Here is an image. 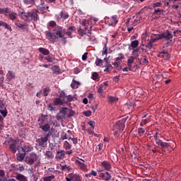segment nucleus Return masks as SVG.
I'll list each match as a JSON object with an SVG mask.
<instances>
[{
    "label": "nucleus",
    "instance_id": "obj_1",
    "mask_svg": "<svg viewBox=\"0 0 181 181\" xmlns=\"http://www.w3.org/2000/svg\"><path fill=\"white\" fill-rule=\"evenodd\" d=\"M64 35H66V30L63 27L57 26L54 33H47V37L50 42H56V39L64 37Z\"/></svg>",
    "mask_w": 181,
    "mask_h": 181
},
{
    "label": "nucleus",
    "instance_id": "obj_2",
    "mask_svg": "<svg viewBox=\"0 0 181 181\" xmlns=\"http://www.w3.org/2000/svg\"><path fill=\"white\" fill-rule=\"evenodd\" d=\"M39 10H35L31 12H22L21 13L22 19L26 21L27 22H37L39 20Z\"/></svg>",
    "mask_w": 181,
    "mask_h": 181
},
{
    "label": "nucleus",
    "instance_id": "obj_3",
    "mask_svg": "<svg viewBox=\"0 0 181 181\" xmlns=\"http://www.w3.org/2000/svg\"><path fill=\"white\" fill-rule=\"evenodd\" d=\"M52 136V132H49L45 136H42L36 139V146L40 148H46L47 146V141Z\"/></svg>",
    "mask_w": 181,
    "mask_h": 181
},
{
    "label": "nucleus",
    "instance_id": "obj_4",
    "mask_svg": "<svg viewBox=\"0 0 181 181\" xmlns=\"http://www.w3.org/2000/svg\"><path fill=\"white\" fill-rule=\"evenodd\" d=\"M128 118V116H124L122 119L117 121L116 124L113 126V131H115V129H118V131L122 132V131L125 129V122H127Z\"/></svg>",
    "mask_w": 181,
    "mask_h": 181
},
{
    "label": "nucleus",
    "instance_id": "obj_5",
    "mask_svg": "<svg viewBox=\"0 0 181 181\" xmlns=\"http://www.w3.org/2000/svg\"><path fill=\"white\" fill-rule=\"evenodd\" d=\"M78 35L83 37L85 35H87L88 36V40H91V32L90 30L87 29V28H85V29H81V28H79L78 30Z\"/></svg>",
    "mask_w": 181,
    "mask_h": 181
},
{
    "label": "nucleus",
    "instance_id": "obj_6",
    "mask_svg": "<svg viewBox=\"0 0 181 181\" xmlns=\"http://www.w3.org/2000/svg\"><path fill=\"white\" fill-rule=\"evenodd\" d=\"M161 37L165 40H170L173 39V34L169 30H166L161 33Z\"/></svg>",
    "mask_w": 181,
    "mask_h": 181
},
{
    "label": "nucleus",
    "instance_id": "obj_7",
    "mask_svg": "<svg viewBox=\"0 0 181 181\" xmlns=\"http://www.w3.org/2000/svg\"><path fill=\"white\" fill-rule=\"evenodd\" d=\"M66 156V151L64 150H60L57 151L55 155L56 160H63Z\"/></svg>",
    "mask_w": 181,
    "mask_h": 181
},
{
    "label": "nucleus",
    "instance_id": "obj_8",
    "mask_svg": "<svg viewBox=\"0 0 181 181\" xmlns=\"http://www.w3.org/2000/svg\"><path fill=\"white\" fill-rule=\"evenodd\" d=\"M103 170L99 171V177L103 179V180L108 181L111 180V174L108 172L102 173Z\"/></svg>",
    "mask_w": 181,
    "mask_h": 181
},
{
    "label": "nucleus",
    "instance_id": "obj_9",
    "mask_svg": "<svg viewBox=\"0 0 181 181\" xmlns=\"http://www.w3.org/2000/svg\"><path fill=\"white\" fill-rule=\"evenodd\" d=\"M117 23H118V16L117 15L112 16L110 21H108L109 25L116 26Z\"/></svg>",
    "mask_w": 181,
    "mask_h": 181
},
{
    "label": "nucleus",
    "instance_id": "obj_10",
    "mask_svg": "<svg viewBox=\"0 0 181 181\" xmlns=\"http://www.w3.org/2000/svg\"><path fill=\"white\" fill-rule=\"evenodd\" d=\"M160 59H164L165 60H168V59H170V55H169V52L165 49L163 50V52H159L157 55Z\"/></svg>",
    "mask_w": 181,
    "mask_h": 181
},
{
    "label": "nucleus",
    "instance_id": "obj_11",
    "mask_svg": "<svg viewBox=\"0 0 181 181\" xmlns=\"http://www.w3.org/2000/svg\"><path fill=\"white\" fill-rule=\"evenodd\" d=\"M156 42H158L156 39H155V37H153V35H151L150 37V40L149 42L147 43V45H146V47H147V49H148L149 50H151V49H152L153 47V43H155Z\"/></svg>",
    "mask_w": 181,
    "mask_h": 181
},
{
    "label": "nucleus",
    "instance_id": "obj_12",
    "mask_svg": "<svg viewBox=\"0 0 181 181\" xmlns=\"http://www.w3.org/2000/svg\"><path fill=\"white\" fill-rule=\"evenodd\" d=\"M101 166L103 169H105V170H111V169H112V166L111 165V163H110L107 160H104L101 163Z\"/></svg>",
    "mask_w": 181,
    "mask_h": 181
},
{
    "label": "nucleus",
    "instance_id": "obj_13",
    "mask_svg": "<svg viewBox=\"0 0 181 181\" xmlns=\"http://www.w3.org/2000/svg\"><path fill=\"white\" fill-rule=\"evenodd\" d=\"M76 163L81 170H87V165H86V161H84V160H77Z\"/></svg>",
    "mask_w": 181,
    "mask_h": 181
},
{
    "label": "nucleus",
    "instance_id": "obj_14",
    "mask_svg": "<svg viewBox=\"0 0 181 181\" xmlns=\"http://www.w3.org/2000/svg\"><path fill=\"white\" fill-rule=\"evenodd\" d=\"M124 57L122 53L119 54L118 57H116V62H115L113 64L115 67H118L119 64H121V60H124Z\"/></svg>",
    "mask_w": 181,
    "mask_h": 181
},
{
    "label": "nucleus",
    "instance_id": "obj_15",
    "mask_svg": "<svg viewBox=\"0 0 181 181\" xmlns=\"http://www.w3.org/2000/svg\"><path fill=\"white\" fill-rule=\"evenodd\" d=\"M74 32H76V27L74 26H71L68 28L67 31H65V35H67L71 39L73 38V35H71Z\"/></svg>",
    "mask_w": 181,
    "mask_h": 181
},
{
    "label": "nucleus",
    "instance_id": "obj_16",
    "mask_svg": "<svg viewBox=\"0 0 181 181\" xmlns=\"http://www.w3.org/2000/svg\"><path fill=\"white\" fill-rule=\"evenodd\" d=\"M36 160H37V155L36 153H32L31 158L28 160V165H33Z\"/></svg>",
    "mask_w": 181,
    "mask_h": 181
},
{
    "label": "nucleus",
    "instance_id": "obj_17",
    "mask_svg": "<svg viewBox=\"0 0 181 181\" xmlns=\"http://www.w3.org/2000/svg\"><path fill=\"white\" fill-rule=\"evenodd\" d=\"M156 144L160 146L162 149H168V147L170 146L169 143L163 142L162 140H158Z\"/></svg>",
    "mask_w": 181,
    "mask_h": 181
},
{
    "label": "nucleus",
    "instance_id": "obj_18",
    "mask_svg": "<svg viewBox=\"0 0 181 181\" xmlns=\"http://www.w3.org/2000/svg\"><path fill=\"white\" fill-rule=\"evenodd\" d=\"M40 129L44 131V132H50V124L45 123L39 127Z\"/></svg>",
    "mask_w": 181,
    "mask_h": 181
},
{
    "label": "nucleus",
    "instance_id": "obj_19",
    "mask_svg": "<svg viewBox=\"0 0 181 181\" xmlns=\"http://www.w3.org/2000/svg\"><path fill=\"white\" fill-rule=\"evenodd\" d=\"M135 57L132 56L127 59V67H129V70H132V63L135 62Z\"/></svg>",
    "mask_w": 181,
    "mask_h": 181
},
{
    "label": "nucleus",
    "instance_id": "obj_20",
    "mask_svg": "<svg viewBox=\"0 0 181 181\" xmlns=\"http://www.w3.org/2000/svg\"><path fill=\"white\" fill-rule=\"evenodd\" d=\"M37 6V9L40 11V12H42V13H45L46 11L49 9V6H43V5H40V4H35Z\"/></svg>",
    "mask_w": 181,
    "mask_h": 181
},
{
    "label": "nucleus",
    "instance_id": "obj_21",
    "mask_svg": "<svg viewBox=\"0 0 181 181\" xmlns=\"http://www.w3.org/2000/svg\"><path fill=\"white\" fill-rule=\"evenodd\" d=\"M39 127L46 124V116L45 115H42L40 117L37 119Z\"/></svg>",
    "mask_w": 181,
    "mask_h": 181
},
{
    "label": "nucleus",
    "instance_id": "obj_22",
    "mask_svg": "<svg viewBox=\"0 0 181 181\" xmlns=\"http://www.w3.org/2000/svg\"><path fill=\"white\" fill-rule=\"evenodd\" d=\"M0 26H2V28H5V29H7V30H9V32H12V27H11L9 24L6 23L4 21H0Z\"/></svg>",
    "mask_w": 181,
    "mask_h": 181
},
{
    "label": "nucleus",
    "instance_id": "obj_23",
    "mask_svg": "<svg viewBox=\"0 0 181 181\" xmlns=\"http://www.w3.org/2000/svg\"><path fill=\"white\" fill-rule=\"evenodd\" d=\"M10 151L13 153H16V141H13L12 143L10 144Z\"/></svg>",
    "mask_w": 181,
    "mask_h": 181
},
{
    "label": "nucleus",
    "instance_id": "obj_24",
    "mask_svg": "<svg viewBox=\"0 0 181 181\" xmlns=\"http://www.w3.org/2000/svg\"><path fill=\"white\" fill-rule=\"evenodd\" d=\"M64 103V100L60 98H55L53 103L54 105H63Z\"/></svg>",
    "mask_w": 181,
    "mask_h": 181
},
{
    "label": "nucleus",
    "instance_id": "obj_25",
    "mask_svg": "<svg viewBox=\"0 0 181 181\" xmlns=\"http://www.w3.org/2000/svg\"><path fill=\"white\" fill-rule=\"evenodd\" d=\"M38 50H39L40 53H42L45 56H47L48 54H50V51H49V49L44 48V47H40L38 49Z\"/></svg>",
    "mask_w": 181,
    "mask_h": 181
},
{
    "label": "nucleus",
    "instance_id": "obj_26",
    "mask_svg": "<svg viewBox=\"0 0 181 181\" xmlns=\"http://www.w3.org/2000/svg\"><path fill=\"white\" fill-rule=\"evenodd\" d=\"M23 2L27 6H32L33 5H36L35 0H23Z\"/></svg>",
    "mask_w": 181,
    "mask_h": 181
},
{
    "label": "nucleus",
    "instance_id": "obj_27",
    "mask_svg": "<svg viewBox=\"0 0 181 181\" xmlns=\"http://www.w3.org/2000/svg\"><path fill=\"white\" fill-rule=\"evenodd\" d=\"M45 156L47 158V159H53V158H54V156H53V152L50 151H45Z\"/></svg>",
    "mask_w": 181,
    "mask_h": 181
},
{
    "label": "nucleus",
    "instance_id": "obj_28",
    "mask_svg": "<svg viewBox=\"0 0 181 181\" xmlns=\"http://www.w3.org/2000/svg\"><path fill=\"white\" fill-rule=\"evenodd\" d=\"M51 70L54 73V74H60V68L56 65L53 66L51 68Z\"/></svg>",
    "mask_w": 181,
    "mask_h": 181
},
{
    "label": "nucleus",
    "instance_id": "obj_29",
    "mask_svg": "<svg viewBox=\"0 0 181 181\" xmlns=\"http://www.w3.org/2000/svg\"><path fill=\"white\" fill-rule=\"evenodd\" d=\"M71 180L72 181H81V178H80V175L77 174H71Z\"/></svg>",
    "mask_w": 181,
    "mask_h": 181
},
{
    "label": "nucleus",
    "instance_id": "obj_30",
    "mask_svg": "<svg viewBox=\"0 0 181 181\" xmlns=\"http://www.w3.org/2000/svg\"><path fill=\"white\" fill-rule=\"evenodd\" d=\"M165 12V10L160 8H155L154 12L153 13V15H162Z\"/></svg>",
    "mask_w": 181,
    "mask_h": 181
},
{
    "label": "nucleus",
    "instance_id": "obj_31",
    "mask_svg": "<svg viewBox=\"0 0 181 181\" xmlns=\"http://www.w3.org/2000/svg\"><path fill=\"white\" fill-rule=\"evenodd\" d=\"M78 84L80 83L78 81H76V80L73 79L72 83L71 84V88H78Z\"/></svg>",
    "mask_w": 181,
    "mask_h": 181
},
{
    "label": "nucleus",
    "instance_id": "obj_32",
    "mask_svg": "<svg viewBox=\"0 0 181 181\" xmlns=\"http://www.w3.org/2000/svg\"><path fill=\"white\" fill-rule=\"evenodd\" d=\"M103 63H104V61L103 59H100L98 57L96 58L95 64L96 66H98V67H101V66H103Z\"/></svg>",
    "mask_w": 181,
    "mask_h": 181
},
{
    "label": "nucleus",
    "instance_id": "obj_33",
    "mask_svg": "<svg viewBox=\"0 0 181 181\" xmlns=\"http://www.w3.org/2000/svg\"><path fill=\"white\" fill-rule=\"evenodd\" d=\"M74 99V97L73 95H66L64 103L66 104H67V103H71V101H73Z\"/></svg>",
    "mask_w": 181,
    "mask_h": 181
},
{
    "label": "nucleus",
    "instance_id": "obj_34",
    "mask_svg": "<svg viewBox=\"0 0 181 181\" xmlns=\"http://www.w3.org/2000/svg\"><path fill=\"white\" fill-rule=\"evenodd\" d=\"M16 179L17 180H19V181H26V177H25V175L22 174H18L16 175Z\"/></svg>",
    "mask_w": 181,
    "mask_h": 181
},
{
    "label": "nucleus",
    "instance_id": "obj_35",
    "mask_svg": "<svg viewBox=\"0 0 181 181\" xmlns=\"http://www.w3.org/2000/svg\"><path fill=\"white\" fill-rule=\"evenodd\" d=\"M25 156H26V153H20L17 156V160H18L19 162H22V160H23L25 159Z\"/></svg>",
    "mask_w": 181,
    "mask_h": 181
},
{
    "label": "nucleus",
    "instance_id": "obj_36",
    "mask_svg": "<svg viewBox=\"0 0 181 181\" xmlns=\"http://www.w3.org/2000/svg\"><path fill=\"white\" fill-rule=\"evenodd\" d=\"M0 113L3 115V117L6 116L8 111L6 110V107L5 106L0 109Z\"/></svg>",
    "mask_w": 181,
    "mask_h": 181
},
{
    "label": "nucleus",
    "instance_id": "obj_37",
    "mask_svg": "<svg viewBox=\"0 0 181 181\" xmlns=\"http://www.w3.org/2000/svg\"><path fill=\"white\" fill-rule=\"evenodd\" d=\"M136 59H137V60H139V64L144 65V64H148V63H149V61L146 58H144L143 61L140 60L139 57H136Z\"/></svg>",
    "mask_w": 181,
    "mask_h": 181
},
{
    "label": "nucleus",
    "instance_id": "obj_38",
    "mask_svg": "<svg viewBox=\"0 0 181 181\" xmlns=\"http://www.w3.org/2000/svg\"><path fill=\"white\" fill-rule=\"evenodd\" d=\"M64 148L66 151L69 150V149H71V144H70V143H69V141H65L64 143Z\"/></svg>",
    "mask_w": 181,
    "mask_h": 181
},
{
    "label": "nucleus",
    "instance_id": "obj_39",
    "mask_svg": "<svg viewBox=\"0 0 181 181\" xmlns=\"http://www.w3.org/2000/svg\"><path fill=\"white\" fill-rule=\"evenodd\" d=\"M131 46H132V47H133V49L138 47V46H139V41H138L136 40L132 41L131 43Z\"/></svg>",
    "mask_w": 181,
    "mask_h": 181
},
{
    "label": "nucleus",
    "instance_id": "obj_40",
    "mask_svg": "<svg viewBox=\"0 0 181 181\" xmlns=\"http://www.w3.org/2000/svg\"><path fill=\"white\" fill-rule=\"evenodd\" d=\"M64 118H66V115L62 113V112H59V113L57 115V121H60V119H64Z\"/></svg>",
    "mask_w": 181,
    "mask_h": 181
},
{
    "label": "nucleus",
    "instance_id": "obj_41",
    "mask_svg": "<svg viewBox=\"0 0 181 181\" xmlns=\"http://www.w3.org/2000/svg\"><path fill=\"white\" fill-rule=\"evenodd\" d=\"M118 101V98L114 96H109L108 97V102L109 103H117Z\"/></svg>",
    "mask_w": 181,
    "mask_h": 181
},
{
    "label": "nucleus",
    "instance_id": "obj_42",
    "mask_svg": "<svg viewBox=\"0 0 181 181\" xmlns=\"http://www.w3.org/2000/svg\"><path fill=\"white\" fill-rule=\"evenodd\" d=\"M22 151L24 152V153H26L27 152H30V146H23L22 147Z\"/></svg>",
    "mask_w": 181,
    "mask_h": 181
},
{
    "label": "nucleus",
    "instance_id": "obj_43",
    "mask_svg": "<svg viewBox=\"0 0 181 181\" xmlns=\"http://www.w3.org/2000/svg\"><path fill=\"white\" fill-rule=\"evenodd\" d=\"M53 179H54V175L47 176V177H44L42 178L43 181H52Z\"/></svg>",
    "mask_w": 181,
    "mask_h": 181
},
{
    "label": "nucleus",
    "instance_id": "obj_44",
    "mask_svg": "<svg viewBox=\"0 0 181 181\" xmlns=\"http://www.w3.org/2000/svg\"><path fill=\"white\" fill-rule=\"evenodd\" d=\"M0 13H4V15H6V13H9V8H0Z\"/></svg>",
    "mask_w": 181,
    "mask_h": 181
},
{
    "label": "nucleus",
    "instance_id": "obj_45",
    "mask_svg": "<svg viewBox=\"0 0 181 181\" xmlns=\"http://www.w3.org/2000/svg\"><path fill=\"white\" fill-rule=\"evenodd\" d=\"M66 97H67V95H66V93H64V91H62L59 93V98L62 100H63L62 101H66Z\"/></svg>",
    "mask_w": 181,
    "mask_h": 181
},
{
    "label": "nucleus",
    "instance_id": "obj_46",
    "mask_svg": "<svg viewBox=\"0 0 181 181\" xmlns=\"http://www.w3.org/2000/svg\"><path fill=\"white\" fill-rule=\"evenodd\" d=\"M50 91V88L47 87L43 89V95L44 97H47V95H49V92Z\"/></svg>",
    "mask_w": 181,
    "mask_h": 181
},
{
    "label": "nucleus",
    "instance_id": "obj_47",
    "mask_svg": "<svg viewBox=\"0 0 181 181\" xmlns=\"http://www.w3.org/2000/svg\"><path fill=\"white\" fill-rule=\"evenodd\" d=\"M60 166L62 171L71 170V168L70 166H67V165H60Z\"/></svg>",
    "mask_w": 181,
    "mask_h": 181
},
{
    "label": "nucleus",
    "instance_id": "obj_48",
    "mask_svg": "<svg viewBox=\"0 0 181 181\" xmlns=\"http://www.w3.org/2000/svg\"><path fill=\"white\" fill-rule=\"evenodd\" d=\"M8 75L9 80H12V78H15V73L12 72V71H8Z\"/></svg>",
    "mask_w": 181,
    "mask_h": 181
},
{
    "label": "nucleus",
    "instance_id": "obj_49",
    "mask_svg": "<svg viewBox=\"0 0 181 181\" xmlns=\"http://www.w3.org/2000/svg\"><path fill=\"white\" fill-rule=\"evenodd\" d=\"M152 36H154V39L158 40H162V34H152Z\"/></svg>",
    "mask_w": 181,
    "mask_h": 181
},
{
    "label": "nucleus",
    "instance_id": "obj_50",
    "mask_svg": "<svg viewBox=\"0 0 181 181\" xmlns=\"http://www.w3.org/2000/svg\"><path fill=\"white\" fill-rule=\"evenodd\" d=\"M16 16L17 14L16 13H11L9 14V19H11V21H15V19H16Z\"/></svg>",
    "mask_w": 181,
    "mask_h": 181
},
{
    "label": "nucleus",
    "instance_id": "obj_51",
    "mask_svg": "<svg viewBox=\"0 0 181 181\" xmlns=\"http://www.w3.org/2000/svg\"><path fill=\"white\" fill-rule=\"evenodd\" d=\"M61 114H63L64 115H66L67 112H69V108L67 107H62L60 110Z\"/></svg>",
    "mask_w": 181,
    "mask_h": 181
},
{
    "label": "nucleus",
    "instance_id": "obj_52",
    "mask_svg": "<svg viewBox=\"0 0 181 181\" xmlns=\"http://www.w3.org/2000/svg\"><path fill=\"white\" fill-rule=\"evenodd\" d=\"M138 134H139V136H142V135H144V134H145V129L139 128L138 129Z\"/></svg>",
    "mask_w": 181,
    "mask_h": 181
},
{
    "label": "nucleus",
    "instance_id": "obj_53",
    "mask_svg": "<svg viewBox=\"0 0 181 181\" xmlns=\"http://www.w3.org/2000/svg\"><path fill=\"white\" fill-rule=\"evenodd\" d=\"M160 6H162V3L161 2H156V3H153L152 4L153 8H160Z\"/></svg>",
    "mask_w": 181,
    "mask_h": 181
},
{
    "label": "nucleus",
    "instance_id": "obj_54",
    "mask_svg": "<svg viewBox=\"0 0 181 181\" xmlns=\"http://www.w3.org/2000/svg\"><path fill=\"white\" fill-rule=\"evenodd\" d=\"M45 60L48 62V63H53L54 62V58H52L50 56H47L45 57Z\"/></svg>",
    "mask_w": 181,
    "mask_h": 181
},
{
    "label": "nucleus",
    "instance_id": "obj_55",
    "mask_svg": "<svg viewBox=\"0 0 181 181\" xmlns=\"http://www.w3.org/2000/svg\"><path fill=\"white\" fill-rule=\"evenodd\" d=\"M61 18H62V19H69V13H61Z\"/></svg>",
    "mask_w": 181,
    "mask_h": 181
},
{
    "label": "nucleus",
    "instance_id": "obj_56",
    "mask_svg": "<svg viewBox=\"0 0 181 181\" xmlns=\"http://www.w3.org/2000/svg\"><path fill=\"white\" fill-rule=\"evenodd\" d=\"M48 110L49 111H56V107L53 105H52V103H49L48 105Z\"/></svg>",
    "mask_w": 181,
    "mask_h": 181
},
{
    "label": "nucleus",
    "instance_id": "obj_57",
    "mask_svg": "<svg viewBox=\"0 0 181 181\" xmlns=\"http://www.w3.org/2000/svg\"><path fill=\"white\" fill-rule=\"evenodd\" d=\"M91 111L90 110H87L86 112H83V115H85L86 117H91Z\"/></svg>",
    "mask_w": 181,
    "mask_h": 181
},
{
    "label": "nucleus",
    "instance_id": "obj_58",
    "mask_svg": "<svg viewBox=\"0 0 181 181\" xmlns=\"http://www.w3.org/2000/svg\"><path fill=\"white\" fill-rule=\"evenodd\" d=\"M92 78L93 80H97L98 78V74L97 72H95L92 74Z\"/></svg>",
    "mask_w": 181,
    "mask_h": 181
},
{
    "label": "nucleus",
    "instance_id": "obj_59",
    "mask_svg": "<svg viewBox=\"0 0 181 181\" xmlns=\"http://www.w3.org/2000/svg\"><path fill=\"white\" fill-rule=\"evenodd\" d=\"M137 69H139V66H138V64H134L132 66V70H130V71H135Z\"/></svg>",
    "mask_w": 181,
    "mask_h": 181
},
{
    "label": "nucleus",
    "instance_id": "obj_60",
    "mask_svg": "<svg viewBox=\"0 0 181 181\" xmlns=\"http://www.w3.org/2000/svg\"><path fill=\"white\" fill-rule=\"evenodd\" d=\"M87 56H88V52H85V53L82 55V60H83V61L87 60Z\"/></svg>",
    "mask_w": 181,
    "mask_h": 181
},
{
    "label": "nucleus",
    "instance_id": "obj_61",
    "mask_svg": "<svg viewBox=\"0 0 181 181\" xmlns=\"http://www.w3.org/2000/svg\"><path fill=\"white\" fill-rule=\"evenodd\" d=\"M148 37V33H145L141 35V39L142 40H146V38Z\"/></svg>",
    "mask_w": 181,
    "mask_h": 181
},
{
    "label": "nucleus",
    "instance_id": "obj_62",
    "mask_svg": "<svg viewBox=\"0 0 181 181\" xmlns=\"http://www.w3.org/2000/svg\"><path fill=\"white\" fill-rule=\"evenodd\" d=\"M120 132H122L121 131H119V130H115V132H114V134H113V135H114V136H119V133Z\"/></svg>",
    "mask_w": 181,
    "mask_h": 181
},
{
    "label": "nucleus",
    "instance_id": "obj_63",
    "mask_svg": "<svg viewBox=\"0 0 181 181\" xmlns=\"http://www.w3.org/2000/svg\"><path fill=\"white\" fill-rule=\"evenodd\" d=\"M49 26H51V28H54V26H56V21H50L49 23Z\"/></svg>",
    "mask_w": 181,
    "mask_h": 181
},
{
    "label": "nucleus",
    "instance_id": "obj_64",
    "mask_svg": "<svg viewBox=\"0 0 181 181\" xmlns=\"http://www.w3.org/2000/svg\"><path fill=\"white\" fill-rule=\"evenodd\" d=\"M38 5H45V0H36Z\"/></svg>",
    "mask_w": 181,
    "mask_h": 181
}]
</instances>
